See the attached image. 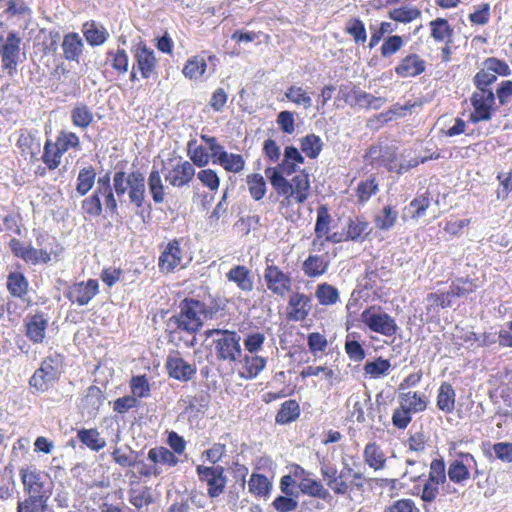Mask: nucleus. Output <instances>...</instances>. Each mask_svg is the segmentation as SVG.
<instances>
[{
    "label": "nucleus",
    "instance_id": "nucleus-1",
    "mask_svg": "<svg viewBox=\"0 0 512 512\" xmlns=\"http://www.w3.org/2000/svg\"><path fill=\"white\" fill-rule=\"evenodd\" d=\"M179 311L167 321V327L171 333H187L190 338L184 341L190 348L196 344L195 334L203 326V317L206 313L205 304L199 300L185 298L178 306Z\"/></svg>",
    "mask_w": 512,
    "mask_h": 512
},
{
    "label": "nucleus",
    "instance_id": "nucleus-2",
    "mask_svg": "<svg viewBox=\"0 0 512 512\" xmlns=\"http://www.w3.org/2000/svg\"><path fill=\"white\" fill-rule=\"evenodd\" d=\"M206 336H218L214 340L215 354L218 360L235 363L242 357L241 336L236 331L210 329L206 331Z\"/></svg>",
    "mask_w": 512,
    "mask_h": 512
},
{
    "label": "nucleus",
    "instance_id": "nucleus-3",
    "mask_svg": "<svg viewBox=\"0 0 512 512\" xmlns=\"http://www.w3.org/2000/svg\"><path fill=\"white\" fill-rule=\"evenodd\" d=\"M271 185L278 195L285 196V198H293L297 203H303L308 197V190L310 188L309 175L304 171L296 174L291 181L285 177H281L277 172L272 171Z\"/></svg>",
    "mask_w": 512,
    "mask_h": 512
},
{
    "label": "nucleus",
    "instance_id": "nucleus-4",
    "mask_svg": "<svg viewBox=\"0 0 512 512\" xmlns=\"http://www.w3.org/2000/svg\"><path fill=\"white\" fill-rule=\"evenodd\" d=\"M263 280L267 290L276 297L285 298L292 291L291 273L283 271L268 257L265 260Z\"/></svg>",
    "mask_w": 512,
    "mask_h": 512
},
{
    "label": "nucleus",
    "instance_id": "nucleus-5",
    "mask_svg": "<svg viewBox=\"0 0 512 512\" xmlns=\"http://www.w3.org/2000/svg\"><path fill=\"white\" fill-rule=\"evenodd\" d=\"M361 321L371 331L386 337H394L399 327L393 317L382 312L380 307L371 306L361 313Z\"/></svg>",
    "mask_w": 512,
    "mask_h": 512
},
{
    "label": "nucleus",
    "instance_id": "nucleus-6",
    "mask_svg": "<svg viewBox=\"0 0 512 512\" xmlns=\"http://www.w3.org/2000/svg\"><path fill=\"white\" fill-rule=\"evenodd\" d=\"M21 480L23 482L24 490L28 495H33L36 498L44 499L48 502L52 494V482L48 475L36 469L20 470Z\"/></svg>",
    "mask_w": 512,
    "mask_h": 512
},
{
    "label": "nucleus",
    "instance_id": "nucleus-7",
    "mask_svg": "<svg viewBox=\"0 0 512 512\" xmlns=\"http://www.w3.org/2000/svg\"><path fill=\"white\" fill-rule=\"evenodd\" d=\"M446 482V466L443 459H434L430 463L428 477L423 480L420 497L424 502L436 500L440 485Z\"/></svg>",
    "mask_w": 512,
    "mask_h": 512
},
{
    "label": "nucleus",
    "instance_id": "nucleus-8",
    "mask_svg": "<svg viewBox=\"0 0 512 512\" xmlns=\"http://www.w3.org/2000/svg\"><path fill=\"white\" fill-rule=\"evenodd\" d=\"M495 101L496 97L492 89H477L470 98L474 109L470 114V121L473 123L489 121L492 118Z\"/></svg>",
    "mask_w": 512,
    "mask_h": 512
},
{
    "label": "nucleus",
    "instance_id": "nucleus-9",
    "mask_svg": "<svg viewBox=\"0 0 512 512\" xmlns=\"http://www.w3.org/2000/svg\"><path fill=\"white\" fill-rule=\"evenodd\" d=\"M320 471L326 480L327 486L335 494L344 495L350 490L353 468L348 463H343V468L339 473L336 468L330 465H322Z\"/></svg>",
    "mask_w": 512,
    "mask_h": 512
},
{
    "label": "nucleus",
    "instance_id": "nucleus-10",
    "mask_svg": "<svg viewBox=\"0 0 512 512\" xmlns=\"http://www.w3.org/2000/svg\"><path fill=\"white\" fill-rule=\"evenodd\" d=\"M199 479L206 482L208 486V495L216 498L224 492L227 484L224 468L222 466H204L198 465L196 468Z\"/></svg>",
    "mask_w": 512,
    "mask_h": 512
},
{
    "label": "nucleus",
    "instance_id": "nucleus-11",
    "mask_svg": "<svg viewBox=\"0 0 512 512\" xmlns=\"http://www.w3.org/2000/svg\"><path fill=\"white\" fill-rule=\"evenodd\" d=\"M58 363L54 359L45 358L40 367L30 378L29 384L38 391L45 392L58 379Z\"/></svg>",
    "mask_w": 512,
    "mask_h": 512
},
{
    "label": "nucleus",
    "instance_id": "nucleus-12",
    "mask_svg": "<svg viewBox=\"0 0 512 512\" xmlns=\"http://www.w3.org/2000/svg\"><path fill=\"white\" fill-rule=\"evenodd\" d=\"M21 42V37L15 31H10L5 43L0 47L2 67L9 70L10 74L16 70Z\"/></svg>",
    "mask_w": 512,
    "mask_h": 512
},
{
    "label": "nucleus",
    "instance_id": "nucleus-13",
    "mask_svg": "<svg viewBox=\"0 0 512 512\" xmlns=\"http://www.w3.org/2000/svg\"><path fill=\"white\" fill-rule=\"evenodd\" d=\"M312 309V298L300 292L290 295L287 305V318L292 321H303Z\"/></svg>",
    "mask_w": 512,
    "mask_h": 512
},
{
    "label": "nucleus",
    "instance_id": "nucleus-14",
    "mask_svg": "<svg viewBox=\"0 0 512 512\" xmlns=\"http://www.w3.org/2000/svg\"><path fill=\"white\" fill-rule=\"evenodd\" d=\"M195 168L191 162L179 161L164 174L165 180L173 187L182 188L193 180Z\"/></svg>",
    "mask_w": 512,
    "mask_h": 512
},
{
    "label": "nucleus",
    "instance_id": "nucleus-15",
    "mask_svg": "<svg viewBox=\"0 0 512 512\" xmlns=\"http://www.w3.org/2000/svg\"><path fill=\"white\" fill-rule=\"evenodd\" d=\"M99 291L97 280L90 279L87 282L73 284L66 292V297L79 306L87 305Z\"/></svg>",
    "mask_w": 512,
    "mask_h": 512
},
{
    "label": "nucleus",
    "instance_id": "nucleus-16",
    "mask_svg": "<svg viewBox=\"0 0 512 512\" xmlns=\"http://www.w3.org/2000/svg\"><path fill=\"white\" fill-rule=\"evenodd\" d=\"M476 467V460L472 454L466 453L450 462L447 475L450 481L460 484L470 478V469Z\"/></svg>",
    "mask_w": 512,
    "mask_h": 512
},
{
    "label": "nucleus",
    "instance_id": "nucleus-17",
    "mask_svg": "<svg viewBox=\"0 0 512 512\" xmlns=\"http://www.w3.org/2000/svg\"><path fill=\"white\" fill-rule=\"evenodd\" d=\"M346 406L352 418H355L358 423H365V410L371 409L370 393L366 390L352 393L347 399Z\"/></svg>",
    "mask_w": 512,
    "mask_h": 512
},
{
    "label": "nucleus",
    "instance_id": "nucleus-18",
    "mask_svg": "<svg viewBox=\"0 0 512 512\" xmlns=\"http://www.w3.org/2000/svg\"><path fill=\"white\" fill-rule=\"evenodd\" d=\"M137 68L144 79L150 78L156 69L157 59L155 52L145 44L140 43L134 51Z\"/></svg>",
    "mask_w": 512,
    "mask_h": 512
},
{
    "label": "nucleus",
    "instance_id": "nucleus-19",
    "mask_svg": "<svg viewBox=\"0 0 512 512\" xmlns=\"http://www.w3.org/2000/svg\"><path fill=\"white\" fill-rule=\"evenodd\" d=\"M166 368L171 377L184 382L189 381L196 373V367L178 355L168 356Z\"/></svg>",
    "mask_w": 512,
    "mask_h": 512
},
{
    "label": "nucleus",
    "instance_id": "nucleus-20",
    "mask_svg": "<svg viewBox=\"0 0 512 512\" xmlns=\"http://www.w3.org/2000/svg\"><path fill=\"white\" fill-rule=\"evenodd\" d=\"M241 365L239 376L246 380L255 379L266 367L267 359L253 354H245L238 360Z\"/></svg>",
    "mask_w": 512,
    "mask_h": 512
},
{
    "label": "nucleus",
    "instance_id": "nucleus-21",
    "mask_svg": "<svg viewBox=\"0 0 512 512\" xmlns=\"http://www.w3.org/2000/svg\"><path fill=\"white\" fill-rule=\"evenodd\" d=\"M226 278L228 281L235 283L238 289L244 293H249L254 288L253 275L244 265H236L232 267L226 273Z\"/></svg>",
    "mask_w": 512,
    "mask_h": 512
},
{
    "label": "nucleus",
    "instance_id": "nucleus-22",
    "mask_svg": "<svg viewBox=\"0 0 512 512\" xmlns=\"http://www.w3.org/2000/svg\"><path fill=\"white\" fill-rule=\"evenodd\" d=\"M182 260V251L180 248V242L173 240L168 243L164 251L159 258V267L161 271L171 272Z\"/></svg>",
    "mask_w": 512,
    "mask_h": 512
},
{
    "label": "nucleus",
    "instance_id": "nucleus-23",
    "mask_svg": "<svg viewBox=\"0 0 512 512\" xmlns=\"http://www.w3.org/2000/svg\"><path fill=\"white\" fill-rule=\"evenodd\" d=\"M425 71V61L417 54L404 57L395 67V72L401 77H414Z\"/></svg>",
    "mask_w": 512,
    "mask_h": 512
},
{
    "label": "nucleus",
    "instance_id": "nucleus-24",
    "mask_svg": "<svg viewBox=\"0 0 512 512\" xmlns=\"http://www.w3.org/2000/svg\"><path fill=\"white\" fill-rule=\"evenodd\" d=\"M61 48L66 60L78 62L84 49V43L78 33L72 32L64 35Z\"/></svg>",
    "mask_w": 512,
    "mask_h": 512
},
{
    "label": "nucleus",
    "instance_id": "nucleus-25",
    "mask_svg": "<svg viewBox=\"0 0 512 512\" xmlns=\"http://www.w3.org/2000/svg\"><path fill=\"white\" fill-rule=\"evenodd\" d=\"M129 200L137 208L143 205L145 198V178L142 173L133 171L130 173L128 185Z\"/></svg>",
    "mask_w": 512,
    "mask_h": 512
},
{
    "label": "nucleus",
    "instance_id": "nucleus-26",
    "mask_svg": "<svg viewBox=\"0 0 512 512\" xmlns=\"http://www.w3.org/2000/svg\"><path fill=\"white\" fill-rule=\"evenodd\" d=\"M82 32L86 41L91 46H100L104 44L109 37L107 29L94 20L85 22L82 26Z\"/></svg>",
    "mask_w": 512,
    "mask_h": 512
},
{
    "label": "nucleus",
    "instance_id": "nucleus-27",
    "mask_svg": "<svg viewBox=\"0 0 512 512\" xmlns=\"http://www.w3.org/2000/svg\"><path fill=\"white\" fill-rule=\"evenodd\" d=\"M26 336L33 343H42L45 338L48 320L42 314H35L26 322Z\"/></svg>",
    "mask_w": 512,
    "mask_h": 512
},
{
    "label": "nucleus",
    "instance_id": "nucleus-28",
    "mask_svg": "<svg viewBox=\"0 0 512 512\" xmlns=\"http://www.w3.org/2000/svg\"><path fill=\"white\" fill-rule=\"evenodd\" d=\"M399 404L411 414L422 412L427 407V398L424 394L417 392H403L398 396Z\"/></svg>",
    "mask_w": 512,
    "mask_h": 512
},
{
    "label": "nucleus",
    "instance_id": "nucleus-29",
    "mask_svg": "<svg viewBox=\"0 0 512 512\" xmlns=\"http://www.w3.org/2000/svg\"><path fill=\"white\" fill-rule=\"evenodd\" d=\"M329 261L323 255H309L302 264V270L307 277L315 278L326 273Z\"/></svg>",
    "mask_w": 512,
    "mask_h": 512
},
{
    "label": "nucleus",
    "instance_id": "nucleus-30",
    "mask_svg": "<svg viewBox=\"0 0 512 512\" xmlns=\"http://www.w3.org/2000/svg\"><path fill=\"white\" fill-rule=\"evenodd\" d=\"M78 440L92 451L98 452L106 446V441L101 437L96 428H82L77 431Z\"/></svg>",
    "mask_w": 512,
    "mask_h": 512
},
{
    "label": "nucleus",
    "instance_id": "nucleus-31",
    "mask_svg": "<svg viewBox=\"0 0 512 512\" xmlns=\"http://www.w3.org/2000/svg\"><path fill=\"white\" fill-rule=\"evenodd\" d=\"M365 463L375 471L381 470L386 465V456L376 443H368L363 452Z\"/></svg>",
    "mask_w": 512,
    "mask_h": 512
},
{
    "label": "nucleus",
    "instance_id": "nucleus-32",
    "mask_svg": "<svg viewBox=\"0 0 512 512\" xmlns=\"http://www.w3.org/2000/svg\"><path fill=\"white\" fill-rule=\"evenodd\" d=\"M148 459L157 466L165 465L174 467L179 463V459L175 453L166 447H154L148 451Z\"/></svg>",
    "mask_w": 512,
    "mask_h": 512
},
{
    "label": "nucleus",
    "instance_id": "nucleus-33",
    "mask_svg": "<svg viewBox=\"0 0 512 512\" xmlns=\"http://www.w3.org/2000/svg\"><path fill=\"white\" fill-rule=\"evenodd\" d=\"M456 393L451 384L443 382L438 390L437 407L444 413H451L455 408Z\"/></svg>",
    "mask_w": 512,
    "mask_h": 512
},
{
    "label": "nucleus",
    "instance_id": "nucleus-34",
    "mask_svg": "<svg viewBox=\"0 0 512 512\" xmlns=\"http://www.w3.org/2000/svg\"><path fill=\"white\" fill-rule=\"evenodd\" d=\"M371 229L366 221L356 219H349L347 227L344 232V240L362 241Z\"/></svg>",
    "mask_w": 512,
    "mask_h": 512
},
{
    "label": "nucleus",
    "instance_id": "nucleus-35",
    "mask_svg": "<svg viewBox=\"0 0 512 512\" xmlns=\"http://www.w3.org/2000/svg\"><path fill=\"white\" fill-rule=\"evenodd\" d=\"M11 251L16 257L21 258L26 263L36 265L38 264L37 249L31 245H26L16 238H13L9 242Z\"/></svg>",
    "mask_w": 512,
    "mask_h": 512
},
{
    "label": "nucleus",
    "instance_id": "nucleus-36",
    "mask_svg": "<svg viewBox=\"0 0 512 512\" xmlns=\"http://www.w3.org/2000/svg\"><path fill=\"white\" fill-rule=\"evenodd\" d=\"M96 172L92 166L82 168L77 176L76 192L78 196H85L94 186Z\"/></svg>",
    "mask_w": 512,
    "mask_h": 512
},
{
    "label": "nucleus",
    "instance_id": "nucleus-37",
    "mask_svg": "<svg viewBox=\"0 0 512 512\" xmlns=\"http://www.w3.org/2000/svg\"><path fill=\"white\" fill-rule=\"evenodd\" d=\"M298 487L303 494L311 497L325 499L329 494L320 481L311 479L310 477H302L298 483Z\"/></svg>",
    "mask_w": 512,
    "mask_h": 512
},
{
    "label": "nucleus",
    "instance_id": "nucleus-38",
    "mask_svg": "<svg viewBox=\"0 0 512 512\" xmlns=\"http://www.w3.org/2000/svg\"><path fill=\"white\" fill-rule=\"evenodd\" d=\"M94 116L90 108L84 103H77L71 111L72 123L80 128H87L93 121Z\"/></svg>",
    "mask_w": 512,
    "mask_h": 512
},
{
    "label": "nucleus",
    "instance_id": "nucleus-39",
    "mask_svg": "<svg viewBox=\"0 0 512 512\" xmlns=\"http://www.w3.org/2000/svg\"><path fill=\"white\" fill-rule=\"evenodd\" d=\"M7 289L14 297L21 298L27 293L28 281L20 272H11L7 277Z\"/></svg>",
    "mask_w": 512,
    "mask_h": 512
},
{
    "label": "nucleus",
    "instance_id": "nucleus-40",
    "mask_svg": "<svg viewBox=\"0 0 512 512\" xmlns=\"http://www.w3.org/2000/svg\"><path fill=\"white\" fill-rule=\"evenodd\" d=\"M149 192L156 204L163 203L165 200V187L158 170L153 169L148 177Z\"/></svg>",
    "mask_w": 512,
    "mask_h": 512
},
{
    "label": "nucleus",
    "instance_id": "nucleus-41",
    "mask_svg": "<svg viewBox=\"0 0 512 512\" xmlns=\"http://www.w3.org/2000/svg\"><path fill=\"white\" fill-rule=\"evenodd\" d=\"M398 219V211L390 205H386L375 215V225L380 230H389L394 227Z\"/></svg>",
    "mask_w": 512,
    "mask_h": 512
},
{
    "label": "nucleus",
    "instance_id": "nucleus-42",
    "mask_svg": "<svg viewBox=\"0 0 512 512\" xmlns=\"http://www.w3.org/2000/svg\"><path fill=\"white\" fill-rule=\"evenodd\" d=\"M300 415L299 404L296 400H287L282 405L276 415V422L287 424L296 420Z\"/></svg>",
    "mask_w": 512,
    "mask_h": 512
},
{
    "label": "nucleus",
    "instance_id": "nucleus-43",
    "mask_svg": "<svg viewBox=\"0 0 512 512\" xmlns=\"http://www.w3.org/2000/svg\"><path fill=\"white\" fill-rule=\"evenodd\" d=\"M390 368L391 364L389 360L378 357L374 361L366 362L363 370L370 378L378 379L387 375Z\"/></svg>",
    "mask_w": 512,
    "mask_h": 512
},
{
    "label": "nucleus",
    "instance_id": "nucleus-44",
    "mask_svg": "<svg viewBox=\"0 0 512 512\" xmlns=\"http://www.w3.org/2000/svg\"><path fill=\"white\" fill-rule=\"evenodd\" d=\"M315 296L321 305L330 306L339 300V291L328 283H322L317 286Z\"/></svg>",
    "mask_w": 512,
    "mask_h": 512
},
{
    "label": "nucleus",
    "instance_id": "nucleus-45",
    "mask_svg": "<svg viewBox=\"0 0 512 512\" xmlns=\"http://www.w3.org/2000/svg\"><path fill=\"white\" fill-rule=\"evenodd\" d=\"M187 151L193 166L205 167L210 162V154L207 149L203 146H197L195 140L188 142Z\"/></svg>",
    "mask_w": 512,
    "mask_h": 512
},
{
    "label": "nucleus",
    "instance_id": "nucleus-46",
    "mask_svg": "<svg viewBox=\"0 0 512 512\" xmlns=\"http://www.w3.org/2000/svg\"><path fill=\"white\" fill-rule=\"evenodd\" d=\"M285 98L298 106H303L305 109L312 106L311 97L301 86H290L285 92Z\"/></svg>",
    "mask_w": 512,
    "mask_h": 512
},
{
    "label": "nucleus",
    "instance_id": "nucleus-47",
    "mask_svg": "<svg viewBox=\"0 0 512 512\" xmlns=\"http://www.w3.org/2000/svg\"><path fill=\"white\" fill-rule=\"evenodd\" d=\"M248 487L251 493L260 497H265L270 492L271 482L266 476L253 473L250 476Z\"/></svg>",
    "mask_w": 512,
    "mask_h": 512
},
{
    "label": "nucleus",
    "instance_id": "nucleus-48",
    "mask_svg": "<svg viewBox=\"0 0 512 512\" xmlns=\"http://www.w3.org/2000/svg\"><path fill=\"white\" fill-rule=\"evenodd\" d=\"M322 147L323 141L315 134H308L301 140V150L311 159L318 157Z\"/></svg>",
    "mask_w": 512,
    "mask_h": 512
},
{
    "label": "nucleus",
    "instance_id": "nucleus-49",
    "mask_svg": "<svg viewBox=\"0 0 512 512\" xmlns=\"http://www.w3.org/2000/svg\"><path fill=\"white\" fill-rule=\"evenodd\" d=\"M430 27L431 36L438 42H442L452 36L453 29L446 19L437 18L430 22Z\"/></svg>",
    "mask_w": 512,
    "mask_h": 512
},
{
    "label": "nucleus",
    "instance_id": "nucleus-50",
    "mask_svg": "<svg viewBox=\"0 0 512 512\" xmlns=\"http://www.w3.org/2000/svg\"><path fill=\"white\" fill-rule=\"evenodd\" d=\"M406 464H407V468L403 474V478H405L411 482H416L426 476V471H427L426 463H424L422 461L407 459Z\"/></svg>",
    "mask_w": 512,
    "mask_h": 512
},
{
    "label": "nucleus",
    "instance_id": "nucleus-51",
    "mask_svg": "<svg viewBox=\"0 0 512 512\" xmlns=\"http://www.w3.org/2000/svg\"><path fill=\"white\" fill-rule=\"evenodd\" d=\"M217 164L221 165L228 172L239 173L244 168L245 160L240 154L227 152L222 155Z\"/></svg>",
    "mask_w": 512,
    "mask_h": 512
},
{
    "label": "nucleus",
    "instance_id": "nucleus-52",
    "mask_svg": "<svg viewBox=\"0 0 512 512\" xmlns=\"http://www.w3.org/2000/svg\"><path fill=\"white\" fill-rule=\"evenodd\" d=\"M48 504L41 497L36 498L33 495H28L23 501H19L17 505V512H44Z\"/></svg>",
    "mask_w": 512,
    "mask_h": 512
},
{
    "label": "nucleus",
    "instance_id": "nucleus-53",
    "mask_svg": "<svg viewBox=\"0 0 512 512\" xmlns=\"http://www.w3.org/2000/svg\"><path fill=\"white\" fill-rule=\"evenodd\" d=\"M62 154L60 149L53 142L48 140L44 146L42 160L49 169H56L60 164Z\"/></svg>",
    "mask_w": 512,
    "mask_h": 512
},
{
    "label": "nucleus",
    "instance_id": "nucleus-54",
    "mask_svg": "<svg viewBox=\"0 0 512 512\" xmlns=\"http://www.w3.org/2000/svg\"><path fill=\"white\" fill-rule=\"evenodd\" d=\"M421 15V12L419 9L415 7H401L396 8L389 12L390 19L401 22V23H408L411 22L417 18H419Z\"/></svg>",
    "mask_w": 512,
    "mask_h": 512
},
{
    "label": "nucleus",
    "instance_id": "nucleus-55",
    "mask_svg": "<svg viewBox=\"0 0 512 512\" xmlns=\"http://www.w3.org/2000/svg\"><path fill=\"white\" fill-rule=\"evenodd\" d=\"M249 192L253 199L260 200L266 193V183L260 174H251L247 176Z\"/></svg>",
    "mask_w": 512,
    "mask_h": 512
},
{
    "label": "nucleus",
    "instance_id": "nucleus-56",
    "mask_svg": "<svg viewBox=\"0 0 512 512\" xmlns=\"http://www.w3.org/2000/svg\"><path fill=\"white\" fill-rule=\"evenodd\" d=\"M330 221L331 216L327 207L325 205H321L317 209V220L315 224V234L317 238H322L328 234Z\"/></svg>",
    "mask_w": 512,
    "mask_h": 512
},
{
    "label": "nucleus",
    "instance_id": "nucleus-57",
    "mask_svg": "<svg viewBox=\"0 0 512 512\" xmlns=\"http://www.w3.org/2000/svg\"><path fill=\"white\" fill-rule=\"evenodd\" d=\"M475 289L476 285L469 279L458 278L451 283L448 292L451 297H463L474 292Z\"/></svg>",
    "mask_w": 512,
    "mask_h": 512
},
{
    "label": "nucleus",
    "instance_id": "nucleus-58",
    "mask_svg": "<svg viewBox=\"0 0 512 512\" xmlns=\"http://www.w3.org/2000/svg\"><path fill=\"white\" fill-rule=\"evenodd\" d=\"M206 67L207 65L205 60L196 56L187 61L186 65L184 66L183 73L190 79H197L203 75Z\"/></svg>",
    "mask_w": 512,
    "mask_h": 512
},
{
    "label": "nucleus",
    "instance_id": "nucleus-59",
    "mask_svg": "<svg viewBox=\"0 0 512 512\" xmlns=\"http://www.w3.org/2000/svg\"><path fill=\"white\" fill-rule=\"evenodd\" d=\"M107 55L114 70L120 74L128 71L129 57L124 49H118L116 52L109 51Z\"/></svg>",
    "mask_w": 512,
    "mask_h": 512
},
{
    "label": "nucleus",
    "instance_id": "nucleus-60",
    "mask_svg": "<svg viewBox=\"0 0 512 512\" xmlns=\"http://www.w3.org/2000/svg\"><path fill=\"white\" fill-rule=\"evenodd\" d=\"M0 3L5 7L4 13L9 16L27 15L31 12L24 0H0Z\"/></svg>",
    "mask_w": 512,
    "mask_h": 512
},
{
    "label": "nucleus",
    "instance_id": "nucleus-61",
    "mask_svg": "<svg viewBox=\"0 0 512 512\" xmlns=\"http://www.w3.org/2000/svg\"><path fill=\"white\" fill-rule=\"evenodd\" d=\"M321 373H323L325 378L330 381L331 385H333L334 382H340L341 380L334 370L325 366H308L301 372V376L306 378L310 376H318L321 375Z\"/></svg>",
    "mask_w": 512,
    "mask_h": 512
},
{
    "label": "nucleus",
    "instance_id": "nucleus-62",
    "mask_svg": "<svg viewBox=\"0 0 512 512\" xmlns=\"http://www.w3.org/2000/svg\"><path fill=\"white\" fill-rule=\"evenodd\" d=\"M482 65L485 68V71H489L494 75L500 76H509L511 74V70L508 64L502 60H499L495 57L487 58L483 61Z\"/></svg>",
    "mask_w": 512,
    "mask_h": 512
},
{
    "label": "nucleus",
    "instance_id": "nucleus-63",
    "mask_svg": "<svg viewBox=\"0 0 512 512\" xmlns=\"http://www.w3.org/2000/svg\"><path fill=\"white\" fill-rule=\"evenodd\" d=\"M82 209L85 213L89 214L90 216H100L103 211L102 203L100 200V194L94 191V193L91 196L85 198L82 201Z\"/></svg>",
    "mask_w": 512,
    "mask_h": 512
},
{
    "label": "nucleus",
    "instance_id": "nucleus-64",
    "mask_svg": "<svg viewBox=\"0 0 512 512\" xmlns=\"http://www.w3.org/2000/svg\"><path fill=\"white\" fill-rule=\"evenodd\" d=\"M265 335L260 332L249 333L244 339V347L249 354L258 353L265 342Z\"/></svg>",
    "mask_w": 512,
    "mask_h": 512
}]
</instances>
